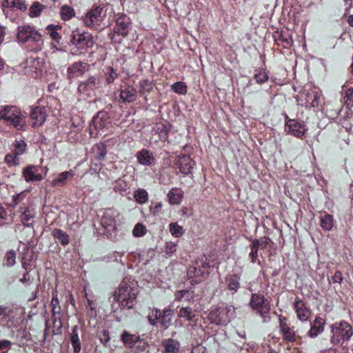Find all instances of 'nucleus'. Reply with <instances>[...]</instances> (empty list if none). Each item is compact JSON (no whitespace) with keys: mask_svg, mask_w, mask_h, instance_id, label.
<instances>
[{"mask_svg":"<svg viewBox=\"0 0 353 353\" xmlns=\"http://www.w3.org/2000/svg\"><path fill=\"white\" fill-rule=\"evenodd\" d=\"M250 252L249 254V256L251 259V262L252 263H257L259 265H261V261L259 259V248L254 243L253 241H252V243L250 245Z\"/></svg>","mask_w":353,"mask_h":353,"instance_id":"4c0bfd02","label":"nucleus"},{"mask_svg":"<svg viewBox=\"0 0 353 353\" xmlns=\"http://www.w3.org/2000/svg\"><path fill=\"white\" fill-rule=\"evenodd\" d=\"M52 312L53 314L61 313V307L57 294H53L51 301Z\"/></svg>","mask_w":353,"mask_h":353,"instance_id":"4d7b16f0","label":"nucleus"},{"mask_svg":"<svg viewBox=\"0 0 353 353\" xmlns=\"http://www.w3.org/2000/svg\"><path fill=\"white\" fill-rule=\"evenodd\" d=\"M279 41L282 43V45L284 48H288L290 46L292 43V38L289 37H284L283 34L280 36V38L279 39Z\"/></svg>","mask_w":353,"mask_h":353,"instance_id":"338daca9","label":"nucleus"},{"mask_svg":"<svg viewBox=\"0 0 353 353\" xmlns=\"http://www.w3.org/2000/svg\"><path fill=\"white\" fill-rule=\"evenodd\" d=\"M118 77V74L112 67H108L104 74V79L107 84L113 83L114 80Z\"/></svg>","mask_w":353,"mask_h":353,"instance_id":"79ce46f5","label":"nucleus"},{"mask_svg":"<svg viewBox=\"0 0 353 353\" xmlns=\"http://www.w3.org/2000/svg\"><path fill=\"white\" fill-rule=\"evenodd\" d=\"M137 158L138 162L144 165H150L154 161V156L146 149H143L139 152L137 154Z\"/></svg>","mask_w":353,"mask_h":353,"instance_id":"393cba45","label":"nucleus"},{"mask_svg":"<svg viewBox=\"0 0 353 353\" xmlns=\"http://www.w3.org/2000/svg\"><path fill=\"white\" fill-rule=\"evenodd\" d=\"M3 6L12 10H19L25 11L27 10L28 6L23 0H6Z\"/></svg>","mask_w":353,"mask_h":353,"instance_id":"473e14b6","label":"nucleus"},{"mask_svg":"<svg viewBox=\"0 0 353 353\" xmlns=\"http://www.w3.org/2000/svg\"><path fill=\"white\" fill-rule=\"evenodd\" d=\"M177 243L168 241L165 243L163 252L168 256H172L176 251Z\"/></svg>","mask_w":353,"mask_h":353,"instance_id":"6e6d98bb","label":"nucleus"},{"mask_svg":"<svg viewBox=\"0 0 353 353\" xmlns=\"http://www.w3.org/2000/svg\"><path fill=\"white\" fill-rule=\"evenodd\" d=\"M325 321L321 317H316L313 321L311 328L308 332V336L311 338L316 337L324 330V325Z\"/></svg>","mask_w":353,"mask_h":353,"instance_id":"5701e85b","label":"nucleus"},{"mask_svg":"<svg viewBox=\"0 0 353 353\" xmlns=\"http://www.w3.org/2000/svg\"><path fill=\"white\" fill-rule=\"evenodd\" d=\"M134 196L137 203L140 204L145 203L148 200V194L146 190L143 189H139L134 193Z\"/></svg>","mask_w":353,"mask_h":353,"instance_id":"37998d69","label":"nucleus"},{"mask_svg":"<svg viewBox=\"0 0 353 353\" xmlns=\"http://www.w3.org/2000/svg\"><path fill=\"white\" fill-rule=\"evenodd\" d=\"M93 152L95 159L102 161L107 154V146L104 143L100 142L93 146Z\"/></svg>","mask_w":353,"mask_h":353,"instance_id":"c85d7f7f","label":"nucleus"},{"mask_svg":"<svg viewBox=\"0 0 353 353\" xmlns=\"http://www.w3.org/2000/svg\"><path fill=\"white\" fill-rule=\"evenodd\" d=\"M41 167L34 165H29L23 168V176L27 182L41 181L43 176L40 172Z\"/></svg>","mask_w":353,"mask_h":353,"instance_id":"4468645a","label":"nucleus"},{"mask_svg":"<svg viewBox=\"0 0 353 353\" xmlns=\"http://www.w3.org/2000/svg\"><path fill=\"white\" fill-rule=\"evenodd\" d=\"M60 14L62 19L69 20L74 15V10L68 6H63L61 8Z\"/></svg>","mask_w":353,"mask_h":353,"instance_id":"49530a36","label":"nucleus"},{"mask_svg":"<svg viewBox=\"0 0 353 353\" xmlns=\"http://www.w3.org/2000/svg\"><path fill=\"white\" fill-rule=\"evenodd\" d=\"M177 316L186 321L192 322L195 321L196 313L191 307H182L178 311Z\"/></svg>","mask_w":353,"mask_h":353,"instance_id":"bb28decb","label":"nucleus"},{"mask_svg":"<svg viewBox=\"0 0 353 353\" xmlns=\"http://www.w3.org/2000/svg\"><path fill=\"white\" fill-rule=\"evenodd\" d=\"M16 263V252L10 250L6 252L5 256V265L8 267L13 266Z\"/></svg>","mask_w":353,"mask_h":353,"instance_id":"603ef678","label":"nucleus"},{"mask_svg":"<svg viewBox=\"0 0 353 353\" xmlns=\"http://www.w3.org/2000/svg\"><path fill=\"white\" fill-rule=\"evenodd\" d=\"M109 116L107 112L100 111L92 119V125L90 127V134H92V128L97 131L96 134L100 130H103L106 128L108 125Z\"/></svg>","mask_w":353,"mask_h":353,"instance_id":"2eb2a0df","label":"nucleus"},{"mask_svg":"<svg viewBox=\"0 0 353 353\" xmlns=\"http://www.w3.org/2000/svg\"><path fill=\"white\" fill-rule=\"evenodd\" d=\"M130 19L126 14L120 15L116 20V26L114 28V34L111 39L113 40L115 34L121 35L122 37H125L128 35L130 26Z\"/></svg>","mask_w":353,"mask_h":353,"instance_id":"9b49d317","label":"nucleus"},{"mask_svg":"<svg viewBox=\"0 0 353 353\" xmlns=\"http://www.w3.org/2000/svg\"><path fill=\"white\" fill-rule=\"evenodd\" d=\"M146 232L145 227L141 223H137L132 231L134 236L140 237L143 236Z\"/></svg>","mask_w":353,"mask_h":353,"instance_id":"bf43d9fd","label":"nucleus"},{"mask_svg":"<svg viewBox=\"0 0 353 353\" xmlns=\"http://www.w3.org/2000/svg\"><path fill=\"white\" fill-rule=\"evenodd\" d=\"M175 299L177 301H181L183 299H185L186 301H190L193 299V292L179 290L175 293Z\"/></svg>","mask_w":353,"mask_h":353,"instance_id":"8fccbe9b","label":"nucleus"},{"mask_svg":"<svg viewBox=\"0 0 353 353\" xmlns=\"http://www.w3.org/2000/svg\"><path fill=\"white\" fill-rule=\"evenodd\" d=\"M46 108L43 106H37L32 108L30 114V118L32 120V126L34 128L41 126L46 119Z\"/></svg>","mask_w":353,"mask_h":353,"instance_id":"f3484780","label":"nucleus"},{"mask_svg":"<svg viewBox=\"0 0 353 353\" xmlns=\"http://www.w3.org/2000/svg\"><path fill=\"white\" fill-rule=\"evenodd\" d=\"M172 89L174 92L180 94H185L187 92V86L184 83L181 81L174 83L172 85Z\"/></svg>","mask_w":353,"mask_h":353,"instance_id":"5fc2aeb1","label":"nucleus"},{"mask_svg":"<svg viewBox=\"0 0 353 353\" xmlns=\"http://www.w3.org/2000/svg\"><path fill=\"white\" fill-rule=\"evenodd\" d=\"M11 344L8 340L0 341V353L6 352L10 348Z\"/></svg>","mask_w":353,"mask_h":353,"instance_id":"0e129e2a","label":"nucleus"},{"mask_svg":"<svg viewBox=\"0 0 353 353\" xmlns=\"http://www.w3.org/2000/svg\"><path fill=\"white\" fill-rule=\"evenodd\" d=\"M322 94L317 92H314L313 93L308 94L307 95L306 101L307 103L311 100L310 105L313 108H318L321 103Z\"/></svg>","mask_w":353,"mask_h":353,"instance_id":"58836bf2","label":"nucleus"},{"mask_svg":"<svg viewBox=\"0 0 353 353\" xmlns=\"http://www.w3.org/2000/svg\"><path fill=\"white\" fill-rule=\"evenodd\" d=\"M121 341L127 347L132 348L141 339L139 334H132L124 330L121 335Z\"/></svg>","mask_w":353,"mask_h":353,"instance_id":"b1692460","label":"nucleus"},{"mask_svg":"<svg viewBox=\"0 0 353 353\" xmlns=\"http://www.w3.org/2000/svg\"><path fill=\"white\" fill-rule=\"evenodd\" d=\"M115 219L114 212L111 210H106L101 219V224L105 228H114Z\"/></svg>","mask_w":353,"mask_h":353,"instance_id":"c756f323","label":"nucleus"},{"mask_svg":"<svg viewBox=\"0 0 353 353\" xmlns=\"http://www.w3.org/2000/svg\"><path fill=\"white\" fill-rule=\"evenodd\" d=\"M90 64L85 62L76 61L68 66L67 69L68 79L72 80L74 78L81 77L90 70Z\"/></svg>","mask_w":353,"mask_h":353,"instance_id":"f8f14e48","label":"nucleus"},{"mask_svg":"<svg viewBox=\"0 0 353 353\" xmlns=\"http://www.w3.org/2000/svg\"><path fill=\"white\" fill-rule=\"evenodd\" d=\"M74 176V173L72 171H65L60 173L58 176L54 179L52 181V185L53 187H56L58 185H64L65 184V181L71 178Z\"/></svg>","mask_w":353,"mask_h":353,"instance_id":"72a5a7b5","label":"nucleus"},{"mask_svg":"<svg viewBox=\"0 0 353 353\" xmlns=\"http://www.w3.org/2000/svg\"><path fill=\"white\" fill-rule=\"evenodd\" d=\"M97 336L100 340L101 343L105 347L108 346V344L110 341V335L109 332L105 329L98 332Z\"/></svg>","mask_w":353,"mask_h":353,"instance_id":"864d4df0","label":"nucleus"},{"mask_svg":"<svg viewBox=\"0 0 353 353\" xmlns=\"http://www.w3.org/2000/svg\"><path fill=\"white\" fill-rule=\"evenodd\" d=\"M252 241L261 250L271 249L273 244L271 239L268 236H263L260 239H253Z\"/></svg>","mask_w":353,"mask_h":353,"instance_id":"c9c22d12","label":"nucleus"},{"mask_svg":"<svg viewBox=\"0 0 353 353\" xmlns=\"http://www.w3.org/2000/svg\"><path fill=\"white\" fill-rule=\"evenodd\" d=\"M71 344L72 345L74 352L79 353L81 350V344L80 342L79 336L78 334V326L75 325L72 330L71 333Z\"/></svg>","mask_w":353,"mask_h":353,"instance_id":"2f4dec72","label":"nucleus"},{"mask_svg":"<svg viewBox=\"0 0 353 353\" xmlns=\"http://www.w3.org/2000/svg\"><path fill=\"white\" fill-rule=\"evenodd\" d=\"M249 306L252 310L263 319V322L266 323L270 320V311L271 305L265 296L259 293H253L249 301Z\"/></svg>","mask_w":353,"mask_h":353,"instance_id":"20e7f679","label":"nucleus"},{"mask_svg":"<svg viewBox=\"0 0 353 353\" xmlns=\"http://www.w3.org/2000/svg\"><path fill=\"white\" fill-rule=\"evenodd\" d=\"M103 4H94L92 9L88 11L83 18V21L85 26L92 28L95 25H99L105 16V14L103 15Z\"/></svg>","mask_w":353,"mask_h":353,"instance_id":"423d86ee","label":"nucleus"},{"mask_svg":"<svg viewBox=\"0 0 353 353\" xmlns=\"http://www.w3.org/2000/svg\"><path fill=\"white\" fill-rule=\"evenodd\" d=\"M154 131L159 134V139L162 141H165L168 138V129L167 125L163 123H157L153 128Z\"/></svg>","mask_w":353,"mask_h":353,"instance_id":"f704fd0d","label":"nucleus"},{"mask_svg":"<svg viewBox=\"0 0 353 353\" xmlns=\"http://www.w3.org/2000/svg\"><path fill=\"white\" fill-rule=\"evenodd\" d=\"M173 316L174 310L171 307L169 306L165 308L162 312H161L159 319L160 326L164 330H167L172 324Z\"/></svg>","mask_w":353,"mask_h":353,"instance_id":"412c9836","label":"nucleus"},{"mask_svg":"<svg viewBox=\"0 0 353 353\" xmlns=\"http://www.w3.org/2000/svg\"><path fill=\"white\" fill-rule=\"evenodd\" d=\"M294 307L300 321H305L309 319L310 311L305 307V303L302 301H296L294 303Z\"/></svg>","mask_w":353,"mask_h":353,"instance_id":"4be33fe9","label":"nucleus"},{"mask_svg":"<svg viewBox=\"0 0 353 353\" xmlns=\"http://www.w3.org/2000/svg\"><path fill=\"white\" fill-rule=\"evenodd\" d=\"M14 150L12 152L19 156L24 153L26 148V143L23 141H17L14 144Z\"/></svg>","mask_w":353,"mask_h":353,"instance_id":"13d9d810","label":"nucleus"},{"mask_svg":"<svg viewBox=\"0 0 353 353\" xmlns=\"http://www.w3.org/2000/svg\"><path fill=\"white\" fill-rule=\"evenodd\" d=\"M254 79L258 83H263L268 81V76L265 71L260 70L254 74Z\"/></svg>","mask_w":353,"mask_h":353,"instance_id":"052dcab7","label":"nucleus"},{"mask_svg":"<svg viewBox=\"0 0 353 353\" xmlns=\"http://www.w3.org/2000/svg\"><path fill=\"white\" fill-rule=\"evenodd\" d=\"M61 27L59 26H53L49 25L47 26L46 30H48V34L52 37V39L59 42L61 39V36L59 33L57 32L58 29H60Z\"/></svg>","mask_w":353,"mask_h":353,"instance_id":"09e8293b","label":"nucleus"},{"mask_svg":"<svg viewBox=\"0 0 353 353\" xmlns=\"http://www.w3.org/2000/svg\"><path fill=\"white\" fill-rule=\"evenodd\" d=\"M230 309L228 307H217L212 310L208 316L211 323L216 325H227L231 321Z\"/></svg>","mask_w":353,"mask_h":353,"instance_id":"0eeeda50","label":"nucleus"},{"mask_svg":"<svg viewBox=\"0 0 353 353\" xmlns=\"http://www.w3.org/2000/svg\"><path fill=\"white\" fill-rule=\"evenodd\" d=\"M5 162L10 167L18 165L19 164V155H17V154L14 152H11L6 155Z\"/></svg>","mask_w":353,"mask_h":353,"instance_id":"c03bdc74","label":"nucleus"},{"mask_svg":"<svg viewBox=\"0 0 353 353\" xmlns=\"http://www.w3.org/2000/svg\"><path fill=\"white\" fill-rule=\"evenodd\" d=\"M34 278L30 276V272H26L23 275V277L19 279V281L22 283H27L28 285L33 282Z\"/></svg>","mask_w":353,"mask_h":353,"instance_id":"69168bd1","label":"nucleus"},{"mask_svg":"<svg viewBox=\"0 0 353 353\" xmlns=\"http://www.w3.org/2000/svg\"><path fill=\"white\" fill-rule=\"evenodd\" d=\"M177 165L180 172L187 175L192 172L194 163L189 155L181 154L178 157Z\"/></svg>","mask_w":353,"mask_h":353,"instance_id":"a211bd4d","label":"nucleus"},{"mask_svg":"<svg viewBox=\"0 0 353 353\" xmlns=\"http://www.w3.org/2000/svg\"><path fill=\"white\" fill-rule=\"evenodd\" d=\"M285 131L288 134H290L297 138L302 139L307 131V129L303 123L295 120L288 121L287 126H285Z\"/></svg>","mask_w":353,"mask_h":353,"instance_id":"dca6fc26","label":"nucleus"},{"mask_svg":"<svg viewBox=\"0 0 353 353\" xmlns=\"http://www.w3.org/2000/svg\"><path fill=\"white\" fill-rule=\"evenodd\" d=\"M139 85H140L139 93H141V94H144L145 92H150L152 88L150 83L147 79H143V80L140 81Z\"/></svg>","mask_w":353,"mask_h":353,"instance_id":"680f3d73","label":"nucleus"},{"mask_svg":"<svg viewBox=\"0 0 353 353\" xmlns=\"http://www.w3.org/2000/svg\"><path fill=\"white\" fill-rule=\"evenodd\" d=\"M45 7L40 2L34 1L30 7V17L32 18L39 17Z\"/></svg>","mask_w":353,"mask_h":353,"instance_id":"e433bc0d","label":"nucleus"},{"mask_svg":"<svg viewBox=\"0 0 353 353\" xmlns=\"http://www.w3.org/2000/svg\"><path fill=\"white\" fill-rule=\"evenodd\" d=\"M5 120L8 124L17 129H22L26 124L25 117L16 106H5L0 110V120Z\"/></svg>","mask_w":353,"mask_h":353,"instance_id":"39448f33","label":"nucleus"},{"mask_svg":"<svg viewBox=\"0 0 353 353\" xmlns=\"http://www.w3.org/2000/svg\"><path fill=\"white\" fill-rule=\"evenodd\" d=\"M161 316V310L158 308H154L152 310V314L148 316V322L151 325H156Z\"/></svg>","mask_w":353,"mask_h":353,"instance_id":"3c124183","label":"nucleus"},{"mask_svg":"<svg viewBox=\"0 0 353 353\" xmlns=\"http://www.w3.org/2000/svg\"><path fill=\"white\" fill-rule=\"evenodd\" d=\"M101 81L99 76L90 75L88 77L79 82L78 85V92L90 96L96 89L100 85Z\"/></svg>","mask_w":353,"mask_h":353,"instance_id":"1a4fd4ad","label":"nucleus"},{"mask_svg":"<svg viewBox=\"0 0 353 353\" xmlns=\"http://www.w3.org/2000/svg\"><path fill=\"white\" fill-rule=\"evenodd\" d=\"M332 280L333 283H341L343 280L342 272L341 271H336L332 277Z\"/></svg>","mask_w":353,"mask_h":353,"instance_id":"774afa93","label":"nucleus"},{"mask_svg":"<svg viewBox=\"0 0 353 353\" xmlns=\"http://www.w3.org/2000/svg\"><path fill=\"white\" fill-rule=\"evenodd\" d=\"M51 234L54 239H58L62 245H67L70 243L69 235L61 229H53Z\"/></svg>","mask_w":353,"mask_h":353,"instance_id":"7c9ffc66","label":"nucleus"},{"mask_svg":"<svg viewBox=\"0 0 353 353\" xmlns=\"http://www.w3.org/2000/svg\"><path fill=\"white\" fill-rule=\"evenodd\" d=\"M169 230L172 236L175 237H180L184 233L183 228L177 223H171L169 225Z\"/></svg>","mask_w":353,"mask_h":353,"instance_id":"a18cd8bd","label":"nucleus"},{"mask_svg":"<svg viewBox=\"0 0 353 353\" xmlns=\"http://www.w3.org/2000/svg\"><path fill=\"white\" fill-rule=\"evenodd\" d=\"M17 39L19 42H32L34 46L32 50L37 52L41 50L43 39L40 33L34 28L23 25L18 27Z\"/></svg>","mask_w":353,"mask_h":353,"instance_id":"7ed1b4c3","label":"nucleus"},{"mask_svg":"<svg viewBox=\"0 0 353 353\" xmlns=\"http://www.w3.org/2000/svg\"><path fill=\"white\" fill-rule=\"evenodd\" d=\"M241 274L240 273L231 272L224 278V283L226 289L234 294L241 288Z\"/></svg>","mask_w":353,"mask_h":353,"instance_id":"ddd939ff","label":"nucleus"},{"mask_svg":"<svg viewBox=\"0 0 353 353\" xmlns=\"http://www.w3.org/2000/svg\"><path fill=\"white\" fill-rule=\"evenodd\" d=\"M162 346L164 347V353H178L180 343L174 339H168L162 341Z\"/></svg>","mask_w":353,"mask_h":353,"instance_id":"a878e982","label":"nucleus"},{"mask_svg":"<svg viewBox=\"0 0 353 353\" xmlns=\"http://www.w3.org/2000/svg\"><path fill=\"white\" fill-rule=\"evenodd\" d=\"M169 201L172 205L179 204L183 197V192L181 189L174 188L169 191L168 194Z\"/></svg>","mask_w":353,"mask_h":353,"instance_id":"cd10ccee","label":"nucleus"},{"mask_svg":"<svg viewBox=\"0 0 353 353\" xmlns=\"http://www.w3.org/2000/svg\"><path fill=\"white\" fill-rule=\"evenodd\" d=\"M332 336L330 343L333 345H343L350 340L353 334V329L350 324L345 321L336 322L330 325Z\"/></svg>","mask_w":353,"mask_h":353,"instance_id":"f03ea898","label":"nucleus"},{"mask_svg":"<svg viewBox=\"0 0 353 353\" xmlns=\"http://www.w3.org/2000/svg\"><path fill=\"white\" fill-rule=\"evenodd\" d=\"M129 188L128 183L123 178H119L114 181V190L120 194L125 192Z\"/></svg>","mask_w":353,"mask_h":353,"instance_id":"ea45409f","label":"nucleus"},{"mask_svg":"<svg viewBox=\"0 0 353 353\" xmlns=\"http://www.w3.org/2000/svg\"><path fill=\"white\" fill-rule=\"evenodd\" d=\"M287 319L282 316H279L280 331L283 335V339L288 342H294L296 340V334L294 330L288 325Z\"/></svg>","mask_w":353,"mask_h":353,"instance_id":"6ab92c4d","label":"nucleus"},{"mask_svg":"<svg viewBox=\"0 0 353 353\" xmlns=\"http://www.w3.org/2000/svg\"><path fill=\"white\" fill-rule=\"evenodd\" d=\"M345 102L347 105H353V88H348L345 91Z\"/></svg>","mask_w":353,"mask_h":353,"instance_id":"e2e57ef3","label":"nucleus"},{"mask_svg":"<svg viewBox=\"0 0 353 353\" xmlns=\"http://www.w3.org/2000/svg\"><path fill=\"white\" fill-rule=\"evenodd\" d=\"M43 65V59L39 58L36 54L30 56L26 60V73L37 78L42 71Z\"/></svg>","mask_w":353,"mask_h":353,"instance_id":"9d476101","label":"nucleus"},{"mask_svg":"<svg viewBox=\"0 0 353 353\" xmlns=\"http://www.w3.org/2000/svg\"><path fill=\"white\" fill-rule=\"evenodd\" d=\"M70 43L79 49L83 48L85 46L91 48L94 44L93 37L88 32H80L79 30H75L72 32Z\"/></svg>","mask_w":353,"mask_h":353,"instance_id":"6e6552de","label":"nucleus"},{"mask_svg":"<svg viewBox=\"0 0 353 353\" xmlns=\"http://www.w3.org/2000/svg\"><path fill=\"white\" fill-rule=\"evenodd\" d=\"M321 226L325 230H331L333 227V217L332 215L326 214L321 218Z\"/></svg>","mask_w":353,"mask_h":353,"instance_id":"a19ab883","label":"nucleus"},{"mask_svg":"<svg viewBox=\"0 0 353 353\" xmlns=\"http://www.w3.org/2000/svg\"><path fill=\"white\" fill-rule=\"evenodd\" d=\"M137 97V91L132 85L122 87L120 91V98L123 103H132L136 101Z\"/></svg>","mask_w":353,"mask_h":353,"instance_id":"aec40b11","label":"nucleus"},{"mask_svg":"<svg viewBox=\"0 0 353 353\" xmlns=\"http://www.w3.org/2000/svg\"><path fill=\"white\" fill-rule=\"evenodd\" d=\"M137 292L127 282L123 281L113 294V299L122 308L131 309L136 300Z\"/></svg>","mask_w":353,"mask_h":353,"instance_id":"f257e3e1","label":"nucleus"},{"mask_svg":"<svg viewBox=\"0 0 353 353\" xmlns=\"http://www.w3.org/2000/svg\"><path fill=\"white\" fill-rule=\"evenodd\" d=\"M34 217V213L29 208H26L21 215V221L26 226H29V221Z\"/></svg>","mask_w":353,"mask_h":353,"instance_id":"de8ad7c7","label":"nucleus"}]
</instances>
